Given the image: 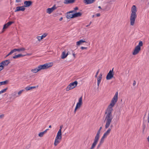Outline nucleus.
<instances>
[{
    "instance_id": "1",
    "label": "nucleus",
    "mask_w": 149,
    "mask_h": 149,
    "mask_svg": "<svg viewBox=\"0 0 149 149\" xmlns=\"http://www.w3.org/2000/svg\"><path fill=\"white\" fill-rule=\"evenodd\" d=\"M113 111L112 108L108 107L105 113V114L106 115L105 120H106V123L105 125V128L107 129L109 126L111 122L113 119L112 113Z\"/></svg>"
},
{
    "instance_id": "2",
    "label": "nucleus",
    "mask_w": 149,
    "mask_h": 149,
    "mask_svg": "<svg viewBox=\"0 0 149 149\" xmlns=\"http://www.w3.org/2000/svg\"><path fill=\"white\" fill-rule=\"evenodd\" d=\"M132 13L130 17V24L132 26L134 25L135 19L137 17L136 12L137 11L136 6L133 5L131 8Z\"/></svg>"
},
{
    "instance_id": "3",
    "label": "nucleus",
    "mask_w": 149,
    "mask_h": 149,
    "mask_svg": "<svg viewBox=\"0 0 149 149\" xmlns=\"http://www.w3.org/2000/svg\"><path fill=\"white\" fill-rule=\"evenodd\" d=\"M118 92H117L114 96L112 99L110 104L109 105L108 107H110L111 108H112L114 105L116 103V102L118 101Z\"/></svg>"
},
{
    "instance_id": "4",
    "label": "nucleus",
    "mask_w": 149,
    "mask_h": 149,
    "mask_svg": "<svg viewBox=\"0 0 149 149\" xmlns=\"http://www.w3.org/2000/svg\"><path fill=\"white\" fill-rule=\"evenodd\" d=\"M77 84L78 82L77 81L70 83L66 88V91H68L74 88L77 86Z\"/></svg>"
},
{
    "instance_id": "5",
    "label": "nucleus",
    "mask_w": 149,
    "mask_h": 149,
    "mask_svg": "<svg viewBox=\"0 0 149 149\" xmlns=\"http://www.w3.org/2000/svg\"><path fill=\"white\" fill-rule=\"evenodd\" d=\"M100 136L96 135L94 138V141L90 149H94L97 144Z\"/></svg>"
},
{
    "instance_id": "6",
    "label": "nucleus",
    "mask_w": 149,
    "mask_h": 149,
    "mask_svg": "<svg viewBox=\"0 0 149 149\" xmlns=\"http://www.w3.org/2000/svg\"><path fill=\"white\" fill-rule=\"evenodd\" d=\"M10 63L9 59L5 60L0 63V68L2 70L4 68L5 66H7Z\"/></svg>"
},
{
    "instance_id": "7",
    "label": "nucleus",
    "mask_w": 149,
    "mask_h": 149,
    "mask_svg": "<svg viewBox=\"0 0 149 149\" xmlns=\"http://www.w3.org/2000/svg\"><path fill=\"white\" fill-rule=\"evenodd\" d=\"M113 68L112 70H110L107 74L106 77L107 80H109L111 79L113 77Z\"/></svg>"
},
{
    "instance_id": "8",
    "label": "nucleus",
    "mask_w": 149,
    "mask_h": 149,
    "mask_svg": "<svg viewBox=\"0 0 149 149\" xmlns=\"http://www.w3.org/2000/svg\"><path fill=\"white\" fill-rule=\"evenodd\" d=\"M25 50V49L23 47H22L19 49H13L11 50L10 52L6 55V57L10 55L13 54V53L14 52H16V51L20 52L21 51H24Z\"/></svg>"
},
{
    "instance_id": "9",
    "label": "nucleus",
    "mask_w": 149,
    "mask_h": 149,
    "mask_svg": "<svg viewBox=\"0 0 149 149\" xmlns=\"http://www.w3.org/2000/svg\"><path fill=\"white\" fill-rule=\"evenodd\" d=\"M50 66V65H49L48 63H46L43 65H39L38 66V68H39V70H41L46 69Z\"/></svg>"
},
{
    "instance_id": "10",
    "label": "nucleus",
    "mask_w": 149,
    "mask_h": 149,
    "mask_svg": "<svg viewBox=\"0 0 149 149\" xmlns=\"http://www.w3.org/2000/svg\"><path fill=\"white\" fill-rule=\"evenodd\" d=\"M141 50V47H139L137 46L135 47L134 52L132 53L133 55H136Z\"/></svg>"
},
{
    "instance_id": "11",
    "label": "nucleus",
    "mask_w": 149,
    "mask_h": 149,
    "mask_svg": "<svg viewBox=\"0 0 149 149\" xmlns=\"http://www.w3.org/2000/svg\"><path fill=\"white\" fill-rule=\"evenodd\" d=\"M24 5L23 6L24 7H28L31 6L32 4V2L31 1H24Z\"/></svg>"
},
{
    "instance_id": "12",
    "label": "nucleus",
    "mask_w": 149,
    "mask_h": 149,
    "mask_svg": "<svg viewBox=\"0 0 149 149\" xmlns=\"http://www.w3.org/2000/svg\"><path fill=\"white\" fill-rule=\"evenodd\" d=\"M25 9V8H24L23 6H17L16 8V9L15 10V12H16L20 11H24Z\"/></svg>"
},
{
    "instance_id": "13",
    "label": "nucleus",
    "mask_w": 149,
    "mask_h": 149,
    "mask_svg": "<svg viewBox=\"0 0 149 149\" xmlns=\"http://www.w3.org/2000/svg\"><path fill=\"white\" fill-rule=\"evenodd\" d=\"M82 104V97L81 96L79 98L78 102L77 103L76 107L79 109L81 106Z\"/></svg>"
},
{
    "instance_id": "14",
    "label": "nucleus",
    "mask_w": 149,
    "mask_h": 149,
    "mask_svg": "<svg viewBox=\"0 0 149 149\" xmlns=\"http://www.w3.org/2000/svg\"><path fill=\"white\" fill-rule=\"evenodd\" d=\"M95 0H84V2L86 4H91L95 2Z\"/></svg>"
},
{
    "instance_id": "15",
    "label": "nucleus",
    "mask_w": 149,
    "mask_h": 149,
    "mask_svg": "<svg viewBox=\"0 0 149 149\" xmlns=\"http://www.w3.org/2000/svg\"><path fill=\"white\" fill-rule=\"evenodd\" d=\"M68 55V52L66 53V52L65 51H64L62 53L61 58L62 59H64L66 58Z\"/></svg>"
},
{
    "instance_id": "16",
    "label": "nucleus",
    "mask_w": 149,
    "mask_h": 149,
    "mask_svg": "<svg viewBox=\"0 0 149 149\" xmlns=\"http://www.w3.org/2000/svg\"><path fill=\"white\" fill-rule=\"evenodd\" d=\"M75 0H65L64 1V3L66 4L72 3L75 1Z\"/></svg>"
},
{
    "instance_id": "17",
    "label": "nucleus",
    "mask_w": 149,
    "mask_h": 149,
    "mask_svg": "<svg viewBox=\"0 0 149 149\" xmlns=\"http://www.w3.org/2000/svg\"><path fill=\"white\" fill-rule=\"evenodd\" d=\"M84 42H86V41L85 40V39H84L80 40L79 41L77 42L76 44L77 45L79 46Z\"/></svg>"
},
{
    "instance_id": "18",
    "label": "nucleus",
    "mask_w": 149,
    "mask_h": 149,
    "mask_svg": "<svg viewBox=\"0 0 149 149\" xmlns=\"http://www.w3.org/2000/svg\"><path fill=\"white\" fill-rule=\"evenodd\" d=\"M66 17L67 19L73 18V14H71L70 13H67V14L66 15Z\"/></svg>"
},
{
    "instance_id": "19",
    "label": "nucleus",
    "mask_w": 149,
    "mask_h": 149,
    "mask_svg": "<svg viewBox=\"0 0 149 149\" xmlns=\"http://www.w3.org/2000/svg\"><path fill=\"white\" fill-rule=\"evenodd\" d=\"M81 15L82 13L80 12L75 13H74L73 14L74 18L75 17H80L81 16Z\"/></svg>"
},
{
    "instance_id": "20",
    "label": "nucleus",
    "mask_w": 149,
    "mask_h": 149,
    "mask_svg": "<svg viewBox=\"0 0 149 149\" xmlns=\"http://www.w3.org/2000/svg\"><path fill=\"white\" fill-rule=\"evenodd\" d=\"M26 55H22L21 54H19L18 55H15V56H13V58L14 59H15V58H19V57L25 56Z\"/></svg>"
},
{
    "instance_id": "21",
    "label": "nucleus",
    "mask_w": 149,
    "mask_h": 149,
    "mask_svg": "<svg viewBox=\"0 0 149 149\" xmlns=\"http://www.w3.org/2000/svg\"><path fill=\"white\" fill-rule=\"evenodd\" d=\"M56 138L61 140L62 139V133L58 132Z\"/></svg>"
},
{
    "instance_id": "22",
    "label": "nucleus",
    "mask_w": 149,
    "mask_h": 149,
    "mask_svg": "<svg viewBox=\"0 0 149 149\" xmlns=\"http://www.w3.org/2000/svg\"><path fill=\"white\" fill-rule=\"evenodd\" d=\"M39 68H38V66L37 68H34V69L31 70V71L32 72H33L34 73H35L37 72L38 71H39L40 70H39Z\"/></svg>"
},
{
    "instance_id": "23",
    "label": "nucleus",
    "mask_w": 149,
    "mask_h": 149,
    "mask_svg": "<svg viewBox=\"0 0 149 149\" xmlns=\"http://www.w3.org/2000/svg\"><path fill=\"white\" fill-rule=\"evenodd\" d=\"M8 81L7 80H6L4 81L0 82V86L6 84L8 83Z\"/></svg>"
},
{
    "instance_id": "24",
    "label": "nucleus",
    "mask_w": 149,
    "mask_h": 149,
    "mask_svg": "<svg viewBox=\"0 0 149 149\" xmlns=\"http://www.w3.org/2000/svg\"><path fill=\"white\" fill-rule=\"evenodd\" d=\"M59 139L56 138L55 139V142L54 143L55 146H56L60 143V141H59Z\"/></svg>"
},
{
    "instance_id": "25",
    "label": "nucleus",
    "mask_w": 149,
    "mask_h": 149,
    "mask_svg": "<svg viewBox=\"0 0 149 149\" xmlns=\"http://www.w3.org/2000/svg\"><path fill=\"white\" fill-rule=\"evenodd\" d=\"M47 33H45L42 35H41V34H40L39 36H37L36 37H45L47 36Z\"/></svg>"
},
{
    "instance_id": "26",
    "label": "nucleus",
    "mask_w": 149,
    "mask_h": 149,
    "mask_svg": "<svg viewBox=\"0 0 149 149\" xmlns=\"http://www.w3.org/2000/svg\"><path fill=\"white\" fill-rule=\"evenodd\" d=\"M52 12L53 11L51 8H48L47 10V13L49 14H51Z\"/></svg>"
},
{
    "instance_id": "27",
    "label": "nucleus",
    "mask_w": 149,
    "mask_h": 149,
    "mask_svg": "<svg viewBox=\"0 0 149 149\" xmlns=\"http://www.w3.org/2000/svg\"><path fill=\"white\" fill-rule=\"evenodd\" d=\"M143 45V44L142 41H139L138 45L137 46L139 47H141Z\"/></svg>"
},
{
    "instance_id": "28",
    "label": "nucleus",
    "mask_w": 149,
    "mask_h": 149,
    "mask_svg": "<svg viewBox=\"0 0 149 149\" xmlns=\"http://www.w3.org/2000/svg\"><path fill=\"white\" fill-rule=\"evenodd\" d=\"M8 88L6 87L5 89L2 90L1 91H0V94H1L2 93L5 92L6 91V90L8 89Z\"/></svg>"
},
{
    "instance_id": "29",
    "label": "nucleus",
    "mask_w": 149,
    "mask_h": 149,
    "mask_svg": "<svg viewBox=\"0 0 149 149\" xmlns=\"http://www.w3.org/2000/svg\"><path fill=\"white\" fill-rule=\"evenodd\" d=\"M14 22L13 21H9L6 24L8 26H9L11 25L13 23H14Z\"/></svg>"
},
{
    "instance_id": "30",
    "label": "nucleus",
    "mask_w": 149,
    "mask_h": 149,
    "mask_svg": "<svg viewBox=\"0 0 149 149\" xmlns=\"http://www.w3.org/2000/svg\"><path fill=\"white\" fill-rule=\"evenodd\" d=\"M8 25H7V24H5L3 25V31L2 32H3L5 29H7L8 27Z\"/></svg>"
},
{
    "instance_id": "31",
    "label": "nucleus",
    "mask_w": 149,
    "mask_h": 149,
    "mask_svg": "<svg viewBox=\"0 0 149 149\" xmlns=\"http://www.w3.org/2000/svg\"><path fill=\"white\" fill-rule=\"evenodd\" d=\"M90 143V141H88L87 139L84 142V143L85 145H87L88 146H89V144Z\"/></svg>"
},
{
    "instance_id": "32",
    "label": "nucleus",
    "mask_w": 149,
    "mask_h": 149,
    "mask_svg": "<svg viewBox=\"0 0 149 149\" xmlns=\"http://www.w3.org/2000/svg\"><path fill=\"white\" fill-rule=\"evenodd\" d=\"M44 134V133L43 132H41L39 134L38 136L40 137H42Z\"/></svg>"
},
{
    "instance_id": "33",
    "label": "nucleus",
    "mask_w": 149,
    "mask_h": 149,
    "mask_svg": "<svg viewBox=\"0 0 149 149\" xmlns=\"http://www.w3.org/2000/svg\"><path fill=\"white\" fill-rule=\"evenodd\" d=\"M57 8V7L55 6V5H54L51 8L52 11H53L54 10L56 9Z\"/></svg>"
},
{
    "instance_id": "34",
    "label": "nucleus",
    "mask_w": 149,
    "mask_h": 149,
    "mask_svg": "<svg viewBox=\"0 0 149 149\" xmlns=\"http://www.w3.org/2000/svg\"><path fill=\"white\" fill-rule=\"evenodd\" d=\"M111 129L110 128H109L107 130L106 132V133H107L109 134L110 133V131H111Z\"/></svg>"
},
{
    "instance_id": "35",
    "label": "nucleus",
    "mask_w": 149,
    "mask_h": 149,
    "mask_svg": "<svg viewBox=\"0 0 149 149\" xmlns=\"http://www.w3.org/2000/svg\"><path fill=\"white\" fill-rule=\"evenodd\" d=\"M31 146V144L30 143L27 145L26 146V148L28 149Z\"/></svg>"
},
{
    "instance_id": "36",
    "label": "nucleus",
    "mask_w": 149,
    "mask_h": 149,
    "mask_svg": "<svg viewBox=\"0 0 149 149\" xmlns=\"http://www.w3.org/2000/svg\"><path fill=\"white\" fill-rule=\"evenodd\" d=\"M101 80H100V79H97V84L98 86H99V85L100 83L101 82Z\"/></svg>"
},
{
    "instance_id": "37",
    "label": "nucleus",
    "mask_w": 149,
    "mask_h": 149,
    "mask_svg": "<svg viewBox=\"0 0 149 149\" xmlns=\"http://www.w3.org/2000/svg\"><path fill=\"white\" fill-rule=\"evenodd\" d=\"M24 91V90H21L18 93V94L19 95H20L22 93V92Z\"/></svg>"
},
{
    "instance_id": "38",
    "label": "nucleus",
    "mask_w": 149,
    "mask_h": 149,
    "mask_svg": "<svg viewBox=\"0 0 149 149\" xmlns=\"http://www.w3.org/2000/svg\"><path fill=\"white\" fill-rule=\"evenodd\" d=\"M100 130H98V131L97 133V134H96V135L100 136Z\"/></svg>"
},
{
    "instance_id": "39",
    "label": "nucleus",
    "mask_w": 149,
    "mask_h": 149,
    "mask_svg": "<svg viewBox=\"0 0 149 149\" xmlns=\"http://www.w3.org/2000/svg\"><path fill=\"white\" fill-rule=\"evenodd\" d=\"M102 144L99 143L97 147V149H98L100 147Z\"/></svg>"
},
{
    "instance_id": "40",
    "label": "nucleus",
    "mask_w": 149,
    "mask_h": 149,
    "mask_svg": "<svg viewBox=\"0 0 149 149\" xmlns=\"http://www.w3.org/2000/svg\"><path fill=\"white\" fill-rule=\"evenodd\" d=\"M25 89L26 91H29L30 90V86H27L25 88Z\"/></svg>"
},
{
    "instance_id": "41",
    "label": "nucleus",
    "mask_w": 149,
    "mask_h": 149,
    "mask_svg": "<svg viewBox=\"0 0 149 149\" xmlns=\"http://www.w3.org/2000/svg\"><path fill=\"white\" fill-rule=\"evenodd\" d=\"M102 74L101 73L99 75V78H98L97 79H100V80H101V79L102 78Z\"/></svg>"
},
{
    "instance_id": "42",
    "label": "nucleus",
    "mask_w": 149,
    "mask_h": 149,
    "mask_svg": "<svg viewBox=\"0 0 149 149\" xmlns=\"http://www.w3.org/2000/svg\"><path fill=\"white\" fill-rule=\"evenodd\" d=\"M145 127H146V125H145L144 124H143V132H144V129L145 128Z\"/></svg>"
},
{
    "instance_id": "43",
    "label": "nucleus",
    "mask_w": 149,
    "mask_h": 149,
    "mask_svg": "<svg viewBox=\"0 0 149 149\" xmlns=\"http://www.w3.org/2000/svg\"><path fill=\"white\" fill-rule=\"evenodd\" d=\"M104 140L101 139L99 143L102 144L104 142Z\"/></svg>"
},
{
    "instance_id": "44",
    "label": "nucleus",
    "mask_w": 149,
    "mask_h": 149,
    "mask_svg": "<svg viewBox=\"0 0 149 149\" xmlns=\"http://www.w3.org/2000/svg\"><path fill=\"white\" fill-rule=\"evenodd\" d=\"M44 38H37L38 39V41L39 42H40L41 41L42 39H43Z\"/></svg>"
},
{
    "instance_id": "45",
    "label": "nucleus",
    "mask_w": 149,
    "mask_h": 149,
    "mask_svg": "<svg viewBox=\"0 0 149 149\" xmlns=\"http://www.w3.org/2000/svg\"><path fill=\"white\" fill-rule=\"evenodd\" d=\"M75 12H76L75 11H74V10H73L70 11L68 12V13H74Z\"/></svg>"
},
{
    "instance_id": "46",
    "label": "nucleus",
    "mask_w": 149,
    "mask_h": 149,
    "mask_svg": "<svg viewBox=\"0 0 149 149\" xmlns=\"http://www.w3.org/2000/svg\"><path fill=\"white\" fill-rule=\"evenodd\" d=\"M79 108H77V107H76L75 108V109H74V113H75L76 112V111H77V109H78Z\"/></svg>"
},
{
    "instance_id": "47",
    "label": "nucleus",
    "mask_w": 149,
    "mask_h": 149,
    "mask_svg": "<svg viewBox=\"0 0 149 149\" xmlns=\"http://www.w3.org/2000/svg\"><path fill=\"white\" fill-rule=\"evenodd\" d=\"M109 135L108 134L106 133V132L103 135L104 136H105L106 137H107V136Z\"/></svg>"
},
{
    "instance_id": "48",
    "label": "nucleus",
    "mask_w": 149,
    "mask_h": 149,
    "mask_svg": "<svg viewBox=\"0 0 149 149\" xmlns=\"http://www.w3.org/2000/svg\"><path fill=\"white\" fill-rule=\"evenodd\" d=\"M81 49H82V50H83L84 49H87V47H81Z\"/></svg>"
},
{
    "instance_id": "49",
    "label": "nucleus",
    "mask_w": 149,
    "mask_h": 149,
    "mask_svg": "<svg viewBox=\"0 0 149 149\" xmlns=\"http://www.w3.org/2000/svg\"><path fill=\"white\" fill-rule=\"evenodd\" d=\"M36 88V87L34 86H30V89H33V88Z\"/></svg>"
},
{
    "instance_id": "50",
    "label": "nucleus",
    "mask_w": 149,
    "mask_h": 149,
    "mask_svg": "<svg viewBox=\"0 0 149 149\" xmlns=\"http://www.w3.org/2000/svg\"><path fill=\"white\" fill-rule=\"evenodd\" d=\"M74 10L75 11L76 10H77L78 9V8L77 7H76L75 8H74Z\"/></svg>"
},
{
    "instance_id": "51",
    "label": "nucleus",
    "mask_w": 149,
    "mask_h": 149,
    "mask_svg": "<svg viewBox=\"0 0 149 149\" xmlns=\"http://www.w3.org/2000/svg\"><path fill=\"white\" fill-rule=\"evenodd\" d=\"M99 70H98V71H97V73H96V75H95V77H97V75H98V73H99Z\"/></svg>"
},
{
    "instance_id": "52",
    "label": "nucleus",
    "mask_w": 149,
    "mask_h": 149,
    "mask_svg": "<svg viewBox=\"0 0 149 149\" xmlns=\"http://www.w3.org/2000/svg\"><path fill=\"white\" fill-rule=\"evenodd\" d=\"M96 15L97 17H99L100 16V14L99 13H97L96 14Z\"/></svg>"
},
{
    "instance_id": "53",
    "label": "nucleus",
    "mask_w": 149,
    "mask_h": 149,
    "mask_svg": "<svg viewBox=\"0 0 149 149\" xmlns=\"http://www.w3.org/2000/svg\"><path fill=\"white\" fill-rule=\"evenodd\" d=\"M49 130V129H47L45 131H44V132H44V134L45 133H46L47 131Z\"/></svg>"
},
{
    "instance_id": "54",
    "label": "nucleus",
    "mask_w": 149,
    "mask_h": 149,
    "mask_svg": "<svg viewBox=\"0 0 149 149\" xmlns=\"http://www.w3.org/2000/svg\"><path fill=\"white\" fill-rule=\"evenodd\" d=\"M22 0H16V2L17 3L20 2Z\"/></svg>"
},
{
    "instance_id": "55",
    "label": "nucleus",
    "mask_w": 149,
    "mask_h": 149,
    "mask_svg": "<svg viewBox=\"0 0 149 149\" xmlns=\"http://www.w3.org/2000/svg\"><path fill=\"white\" fill-rule=\"evenodd\" d=\"M58 132L59 133H61V129H60Z\"/></svg>"
},
{
    "instance_id": "56",
    "label": "nucleus",
    "mask_w": 149,
    "mask_h": 149,
    "mask_svg": "<svg viewBox=\"0 0 149 149\" xmlns=\"http://www.w3.org/2000/svg\"><path fill=\"white\" fill-rule=\"evenodd\" d=\"M106 138V137L105 136H104L103 135V136L102 137L101 139L104 140V138Z\"/></svg>"
},
{
    "instance_id": "57",
    "label": "nucleus",
    "mask_w": 149,
    "mask_h": 149,
    "mask_svg": "<svg viewBox=\"0 0 149 149\" xmlns=\"http://www.w3.org/2000/svg\"><path fill=\"white\" fill-rule=\"evenodd\" d=\"M72 55L74 57V58H75L76 57V56H75V54H74V53H72Z\"/></svg>"
},
{
    "instance_id": "58",
    "label": "nucleus",
    "mask_w": 149,
    "mask_h": 149,
    "mask_svg": "<svg viewBox=\"0 0 149 149\" xmlns=\"http://www.w3.org/2000/svg\"><path fill=\"white\" fill-rule=\"evenodd\" d=\"M4 116L3 114H2L0 115V118H3Z\"/></svg>"
},
{
    "instance_id": "59",
    "label": "nucleus",
    "mask_w": 149,
    "mask_h": 149,
    "mask_svg": "<svg viewBox=\"0 0 149 149\" xmlns=\"http://www.w3.org/2000/svg\"><path fill=\"white\" fill-rule=\"evenodd\" d=\"M136 84V81H134L133 83V85L134 86Z\"/></svg>"
},
{
    "instance_id": "60",
    "label": "nucleus",
    "mask_w": 149,
    "mask_h": 149,
    "mask_svg": "<svg viewBox=\"0 0 149 149\" xmlns=\"http://www.w3.org/2000/svg\"><path fill=\"white\" fill-rule=\"evenodd\" d=\"M62 19H63V17H61V18H60V19H59V20L60 21H62Z\"/></svg>"
},
{
    "instance_id": "61",
    "label": "nucleus",
    "mask_w": 149,
    "mask_h": 149,
    "mask_svg": "<svg viewBox=\"0 0 149 149\" xmlns=\"http://www.w3.org/2000/svg\"><path fill=\"white\" fill-rule=\"evenodd\" d=\"M63 127V125H61V126H60V129H62V128Z\"/></svg>"
},
{
    "instance_id": "62",
    "label": "nucleus",
    "mask_w": 149,
    "mask_h": 149,
    "mask_svg": "<svg viewBox=\"0 0 149 149\" xmlns=\"http://www.w3.org/2000/svg\"><path fill=\"white\" fill-rule=\"evenodd\" d=\"M16 94V93H14L13 94V95L14 96V95H15Z\"/></svg>"
},
{
    "instance_id": "63",
    "label": "nucleus",
    "mask_w": 149,
    "mask_h": 149,
    "mask_svg": "<svg viewBox=\"0 0 149 149\" xmlns=\"http://www.w3.org/2000/svg\"><path fill=\"white\" fill-rule=\"evenodd\" d=\"M102 129V127H101L100 128H99V130H100V131H101V130Z\"/></svg>"
},
{
    "instance_id": "64",
    "label": "nucleus",
    "mask_w": 149,
    "mask_h": 149,
    "mask_svg": "<svg viewBox=\"0 0 149 149\" xmlns=\"http://www.w3.org/2000/svg\"><path fill=\"white\" fill-rule=\"evenodd\" d=\"M147 139H148V142H149V136H148V137L147 138Z\"/></svg>"
}]
</instances>
